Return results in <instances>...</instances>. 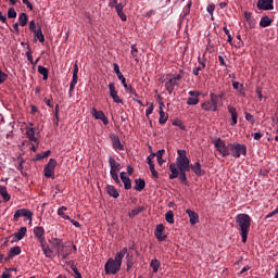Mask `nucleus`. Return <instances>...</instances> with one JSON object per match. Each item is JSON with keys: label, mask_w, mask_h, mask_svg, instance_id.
Returning <instances> with one entry per match:
<instances>
[{"label": "nucleus", "mask_w": 278, "mask_h": 278, "mask_svg": "<svg viewBox=\"0 0 278 278\" xmlns=\"http://www.w3.org/2000/svg\"><path fill=\"white\" fill-rule=\"evenodd\" d=\"M106 192L110 197H113V199H118V197H121L118 190H116L112 185L106 186Z\"/></svg>", "instance_id": "nucleus-27"}, {"label": "nucleus", "mask_w": 278, "mask_h": 278, "mask_svg": "<svg viewBox=\"0 0 278 278\" xmlns=\"http://www.w3.org/2000/svg\"><path fill=\"white\" fill-rule=\"evenodd\" d=\"M252 220L253 219L249 216V214L241 213L236 216V225L239 228L243 244H247L249 231H251Z\"/></svg>", "instance_id": "nucleus-3"}, {"label": "nucleus", "mask_w": 278, "mask_h": 278, "mask_svg": "<svg viewBox=\"0 0 278 278\" xmlns=\"http://www.w3.org/2000/svg\"><path fill=\"white\" fill-rule=\"evenodd\" d=\"M165 220L169 223V225H173L175 223V213H173V211H168L165 214Z\"/></svg>", "instance_id": "nucleus-42"}, {"label": "nucleus", "mask_w": 278, "mask_h": 278, "mask_svg": "<svg viewBox=\"0 0 278 278\" xmlns=\"http://www.w3.org/2000/svg\"><path fill=\"white\" fill-rule=\"evenodd\" d=\"M190 8H192V1H190L185 8H184V17L188 16L190 14Z\"/></svg>", "instance_id": "nucleus-51"}, {"label": "nucleus", "mask_w": 278, "mask_h": 278, "mask_svg": "<svg viewBox=\"0 0 278 278\" xmlns=\"http://www.w3.org/2000/svg\"><path fill=\"white\" fill-rule=\"evenodd\" d=\"M35 38L39 40V42H45V35H42V28H38L35 33Z\"/></svg>", "instance_id": "nucleus-43"}, {"label": "nucleus", "mask_w": 278, "mask_h": 278, "mask_svg": "<svg viewBox=\"0 0 278 278\" xmlns=\"http://www.w3.org/2000/svg\"><path fill=\"white\" fill-rule=\"evenodd\" d=\"M164 225L159 224L154 230V236L159 242H164L167 238V236L164 235Z\"/></svg>", "instance_id": "nucleus-13"}, {"label": "nucleus", "mask_w": 278, "mask_h": 278, "mask_svg": "<svg viewBox=\"0 0 278 278\" xmlns=\"http://www.w3.org/2000/svg\"><path fill=\"white\" fill-rule=\"evenodd\" d=\"M51 155V151H45L36 155V160H45V157H49Z\"/></svg>", "instance_id": "nucleus-47"}, {"label": "nucleus", "mask_w": 278, "mask_h": 278, "mask_svg": "<svg viewBox=\"0 0 278 278\" xmlns=\"http://www.w3.org/2000/svg\"><path fill=\"white\" fill-rule=\"evenodd\" d=\"M270 25H273V18L266 15L261 18V22H260L261 27H270Z\"/></svg>", "instance_id": "nucleus-31"}, {"label": "nucleus", "mask_w": 278, "mask_h": 278, "mask_svg": "<svg viewBox=\"0 0 278 278\" xmlns=\"http://www.w3.org/2000/svg\"><path fill=\"white\" fill-rule=\"evenodd\" d=\"M125 255H127V248H123L119 252H117L114 258H109L104 265L105 275H116L119 273Z\"/></svg>", "instance_id": "nucleus-2"}, {"label": "nucleus", "mask_w": 278, "mask_h": 278, "mask_svg": "<svg viewBox=\"0 0 278 278\" xmlns=\"http://www.w3.org/2000/svg\"><path fill=\"white\" fill-rule=\"evenodd\" d=\"M111 98L113 99L114 103H123V99L118 97V92L113 94Z\"/></svg>", "instance_id": "nucleus-55"}, {"label": "nucleus", "mask_w": 278, "mask_h": 278, "mask_svg": "<svg viewBox=\"0 0 278 278\" xmlns=\"http://www.w3.org/2000/svg\"><path fill=\"white\" fill-rule=\"evenodd\" d=\"M0 195L2 197L4 203L10 201L11 197L8 194V188L0 186Z\"/></svg>", "instance_id": "nucleus-32"}, {"label": "nucleus", "mask_w": 278, "mask_h": 278, "mask_svg": "<svg viewBox=\"0 0 278 278\" xmlns=\"http://www.w3.org/2000/svg\"><path fill=\"white\" fill-rule=\"evenodd\" d=\"M230 153L232 157H240V155H247V146L242 143H232L230 146Z\"/></svg>", "instance_id": "nucleus-9"}, {"label": "nucleus", "mask_w": 278, "mask_h": 278, "mask_svg": "<svg viewBox=\"0 0 278 278\" xmlns=\"http://www.w3.org/2000/svg\"><path fill=\"white\" fill-rule=\"evenodd\" d=\"M153 160H155V153L152 152L148 156L147 161L149 164L150 173L152 174V176H154L157 179L160 174L157 173V170H155V164L153 163Z\"/></svg>", "instance_id": "nucleus-16"}, {"label": "nucleus", "mask_w": 278, "mask_h": 278, "mask_svg": "<svg viewBox=\"0 0 278 278\" xmlns=\"http://www.w3.org/2000/svg\"><path fill=\"white\" fill-rule=\"evenodd\" d=\"M189 170H182V172H178L179 175V179L182 184H185V186L188 184V178L186 177V173H188Z\"/></svg>", "instance_id": "nucleus-45"}, {"label": "nucleus", "mask_w": 278, "mask_h": 278, "mask_svg": "<svg viewBox=\"0 0 278 278\" xmlns=\"http://www.w3.org/2000/svg\"><path fill=\"white\" fill-rule=\"evenodd\" d=\"M109 8H114L116 10L117 16H119L121 21H127V15L123 12V10H125V4L118 3V0H110Z\"/></svg>", "instance_id": "nucleus-8"}, {"label": "nucleus", "mask_w": 278, "mask_h": 278, "mask_svg": "<svg viewBox=\"0 0 278 278\" xmlns=\"http://www.w3.org/2000/svg\"><path fill=\"white\" fill-rule=\"evenodd\" d=\"M160 261H157V258H153L150 263V268L153 269V273H157V270H160Z\"/></svg>", "instance_id": "nucleus-41"}, {"label": "nucleus", "mask_w": 278, "mask_h": 278, "mask_svg": "<svg viewBox=\"0 0 278 278\" xmlns=\"http://www.w3.org/2000/svg\"><path fill=\"white\" fill-rule=\"evenodd\" d=\"M213 144L216 151H218V153L222 155V157H227V155H229V148H227V144L225 143V141H223V139H216L215 141H213Z\"/></svg>", "instance_id": "nucleus-10"}, {"label": "nucleus", "mask_w": 278, "mask_h": 278, "mask_svg": "<svg viewBox=\"0 0 278 278\" xmlns=\"http://www.w3.org/2000/svg\"><path fill=\"white\" fill-rule=\"evenodd\" d=\"M17 14H16V10L14 8H10L8 10V18H16Z\"/></svg>", "instance_id": "nucleus-50"}, {"label": "nucleus", "mask_w": 278, "mask_h": 278, "mask_svg": "<svg viewBox=\"0 0 278 278\" xmlns=\"http://www.w3.org/2000/svg\"><path fill=\"white\" fill-rule=\"evenodd\" d=\"M135 190H137L138 192H142V190H144V186H147V182H144V179H136L135 180Z\"/></svg>", "instance_id": "nucleus-30"}, {"label": "nucleus", "mask_w": 278, "mask_h": 278, "mask_svg": "<svg viewBox=\"0 0 278 278\" xmlns=\"http://www.w3.org/2000/svg\"><path fill=\"white\" fill-rule=\"evenodd\" d=\"M29 30L33 31V34L35 31H38V29H36V22L35 21L29 22Z\"/></svg>", "instance_id": "nucleus-56"}, {"label": "nucleus", "mask_w": 278, "mask_h": 278, "mask_svg": "<svg viewBox=\"0 0 278 278\" xmlns=\"http://www.w3.org/2000/svg\"><path fill=\"white\" fill-rule=\"evenodd\" d=\"M77 75L78 74H73V79L70 85V94L73 93V91L75 90V86H77V80L79 79V77Z\"/></svg>", "instance_id": "nucleus-40"}, {"label": "nucleus", "mask_w": 278, "mask_h": 278, "mask_svg": "<svg viewBox=\"0 0 278 278\" xmlns=\"http://www.w3.org/2000/svg\"><path fill=\"white\" fill-rule=\"evenodd\" d=\"M186 212L189 216L190 225H197V223H199V214L190 208H188Z\"/></svg>", "instance_id": "nucleus-23"}, {"label": "nucleus", "mask_w": 278, "mask_h": 278, "mask_svg": "<svg viewBox=\"0 0 278 278\" xmlns=\"http://www.w3.org/2000/svg\"><path fill=\"white\" fill-rule=\"evenodd\" d=\"M68 220L72 223V225H74V227H77L78 229H81V224H79V222H77L75 219H72L71 217H70Z\"/></svg>", "instance_id": "nucleus-58"}, {"label": "nucleus", "mask_w": 278, "mask_h": 278, "mask_svg": "<svg viewBox=\"0 0 278 278\" xmlns=\"http://www.w3.org/2000/svg\"><path fill=\"white\" fill-rule=\"evenodd\" d=\"M248 24H249L250 29H255V21L253 18L248 21Z\"/></svg>", "instance_id": "nucleus-62"}, {"label": "nucleus", "mask_w": 278, "mask_h": 278, "mask_svg": "<svg viewBox=\"0 0 278 278\" xmlns=\"http://www.w3.org/2000/svg\"><path fill=\"white\" fill-rule=\"evenodd\" d=\"M144 210H147V207H144V206H138V207L131 210V211L128 213V216H129V218H136V216H138V214H140L141 212H144Z\"/></svg>", "instance_id": "nucleus-29"}, {"label": "nucleus", "mask_w": 278, "mask_h": 278, "mask_svg": "<svg viewBox=\"0 0 278 278\" xmlns=\"http://www.w3.org/2000/svg\"><path fill=\"white\" fill-rule=\"evenodd\" d=\"M190 170H192L197 177H203V175H205V170L201 168L200 162H195L193 165H190Z\"/></svg>", "instance_id": "nucleus-19"}, {"label": "nucleus", "mask_w": 278, "mask_h": 278, "mask_svg": "<svg viewBox=\"0 0 278 278\" xmlns=\"http://www.w3.org/2000/svg\"><path fill=\"white\" fill-rule=\"evenodd\" d=\"M5 79H8V74L0 70V84H4Z\"/></svg>", "instance_id": "nucleus-54"}, {"label": "nucleus", "mask_w": 278, "mask_h": 278, "mask_svg": "<svg viewBox=\"0 0 278 278\" xmlns=\"http://www.w3.org/2000/svg\"><path fill=\"white\" fill-rule=\"evenodd\" d=\"M16 255H21V247L16 245L9 250L8 257L12 260V257H16Z\"/></svg>", "instance_id": "nucleus-28"}, {"label": "nucleus", "mask_w": 278, "mask_h": 278, "mask_svg": "<svg viewBox=\"0 0 278 278\" xmlns=\"http://www.w3.org/2000/svg\"><path fill=\"white\" fill-rule=\"evenodd\" d=\"M34 236L37 238L39 244L42 242H47V239L45 238V228L43 227H35L34 228Z\"/></svg>", "instance_id": "nucleus-15"}, {"label": "nucleus", "mask_w": 278, "mask_h": 278, "mask_svg": "<svg viewBox=\"0 0 278 278\" xmlns=\"http://www.w3.org/2000/svg\"><path fill=\"white\" fill-rule=\"evenodd\" d=\"M58 255H60L63 260H66L67 255H71L72 249L71 247H67L63 243L58 250H56Z\"/></svg>", "instance_id": "nucleus-17"}, {"label": "nucleus", "mask_w": 278, "mask_h": 278, "mask_svg": "<svg viewBox=\"0 0 278 278\" xmlns=\"http://www.w3.org/2000/svg\"><path fill=\"white\" fill-rule=\"evenodd\" d=\"M220 99H223L222 94L210 93V99L201 104L202 110L204 112H217L218 105H220Z\"/></svg>", "instance_id": "nucleus-5"}, {"label": "nucleus", "mask_w": 278, "mask_h": 278, "mask_svg": "<svg viewBox=\"0 0 278 278\" xmlns=\"http://www.w3.org/2000/svg\"><path fill=\"white\" fill-rule=\"evenodd\" d=\"M23 216H24V218H27V220H29V223H31L34 213L27 208H20L17 211H15V213L13 215L14 223H18V218H21Z\"/></svg>", "instance_id": "nucleus-11"}, {"label": "nucleus", "mask_w": 278, "mask_h": 278, "mask_svg": "<svg viewBox=\"0 0 278 278\" xmlns=\"http://www.w3.org/2000/svg\"><path fill=\"white\" fill-rule=\"evenodd\" d=\"M173 125L175 127H179V129H181L182 131H186V125H184V122L182 121H179V119H175L173 122Z\"/></svg>", "instance_id": "nucleus-46"}, {"label": "nucleus", "mask_w": 278, "mask_h": 278, "mask_svg": "<svg viewBox=\"0 0 278 278\" xmlns=\"http://www.w3.org/2000/svg\"><path fill=\"white\" fill-rule=\"evenodd\" d=\"M73 271L75 274V278H84V277H81V273H79V270H77V268H73Z\"/></svg>", "instance_id": "nucleus-63"}, {"label": "nucleus", "mask_w": 278, "mask_h": 278, "mask_svg": "<svg viewBox=\"0 0 278 278\" xmlns=\"http://www.w3.org/2000/svg\"><path fill=\"white\" fill-rule=\"evenodd\" d=\"M13 236L17 241L23 240L27 236V227H21Z\"/></svg>", "instance_id": "nucleus-26"}, {"label": "nucleus", "mask_w": 278, "mask_h": 278, "mask_svg": "<svg viewBox=\"0 0 278 278\" xmlns=\"http://www.w3.org/2000/svg\"><path fill=\"white\" fill-rule=\"evenodd\" d=\"M27 21H29V17H27V13H21L18 17V23L21 27H25V25H27Z\"/></svg>", "instance_id": "nucleus-39"}, {"label": "nucleus", "mask_w": 278, "mask_h": 278, "mask_svg": "<svg viewBox=\"0 0 278 278\" xmlns=\"http://www.w3.org/2000/svg\"><path fill=\"white\" fill-rule=\"evenodd\" d=\"M131 55H132L135 62H139V60H138V48H136V45L131 46Z\"/></svg>", "instance_id": "nucleus-48"}, {"label": "nucleus", "mask_w": 278, "mask_h": 278, "mask_svg": "<svg viewBox=\"0 0 278 278\" xmlns=\"http://www.w3.org/2000/svg\"><path fill=\"white\" fill-rule=\"evenodd\" d=\"M68 208H66V206H61L58 210V215L61 216V218H64V220H71V216L65 215L64 212H67Z\"/></svg>", "instance_id": "nucleus-37"}, {"label": "nucleus", "mask_w": 278, "mask_h": 278, "mask_svg": "<svg viewBox=\"0 0 278 278\" xmlns=\"http://www.w3.org/2000/svg\"><path fill=\"white\" fill-rule=\"evenodd\" d=\"M244 18H245L247 22H249V21H251V18H253V16L251 15V13L245 12L244 13Z\"/></svg>", "instance_id": "nucleus-64"}, {"label": "nucleus", "mask_w": 278, "mask_h": 278, "mask_svg": "<svg viewBox=\"0 0 278 278\" xmlns=\"http://www.w3.org/2000/svg\"><path fill=\"white\" fill-rule=\"evenodd\" d=\"M200 65L198 67H194L192 73L193 75H195V77H199L201 71H204L205 68V62L204 61H199Z\"/></svg>", "instance_id": "nucleus-36"}, {"label": "nucleus", "mask_w": 278, "mask_h": 278, "mask_svg": "<svg viewBox=\"0 0 278 278\" xmlns=\"http://www.w3.org/2000/svg\"><path fill=\"white\" fill-rule=\"evenodd\" d=\"M109 164L111 167L110 175L117 186H121V179L118 173H121V163L116 162L115 157H109Z\"/></svg>", "instance_id": "nucleus-6"}, {"label": "nucleus", "mask_w": 278, "mask_h": 278, "mask_svg": "<svg viewBox=\"0 0 278 278\" xmlns=\"http://www.w3.org/2000/svg\"><path fill=\"white\" fill-rule=\"evenodd\" d=\"M228 112L231 115V127H236V125H238V111L236 110V108L228 105Z\"/></svg>", "instance_id": "nucleus-20"}, {"label": "nucleus", "mask_w": 278, "mask_h": 278, "mask_svg": "<svg viewBox=\"0 0 278 278\" xmlns=\"http://www.w3.org/2000/svg\"><path fill=\"white\" fill-rule=\"evenodd\" d=\"M159 114H160V118H159L160 125H166V122L168 121V113L164 111H159Z\"/></svg>", "instance_id": "nucleus-34"}, {"label": "nucleus", "mask_w": 278, "mask_h": 278, "mask_svg": "<svg viewBox=\"0 0 278 278\" xmlns=\"http://www.w3.org/2000/svg\"><path fill=\"white\" fill-rule=\"evenodd\" d=\"M127 174L125 172H122L119 177L124 184L125 190H131V179L126 176Z\"/></svg>", "instance_id": "nucleus-24"}, {"label": "nucleus", "mask_w": 278, "mask_h": 278, "mask_svg": "<svg viewBox=\"0 0 278 278\" xmlns=\"http://www.w3.org/2000/svg\"><path fill=\"white\" fill-rule=\"evenodd\" d=\"M258 10H274L273 0H258L257 1Z\"/></svg>", "instance_id": "nucleus-18"}, {"label": "nucleus", "mask_w": 278, "mask_h": 278, "mask_svg": "<svg viewBox=\"0 0 278 278\" xmlns=\"http://www.w3.org/2000/svg\"><path fill=\"white\" fill-rule=\"evenodd\" d=\"M206 10H207L208 14H211V16H212V14H214V10H216V5L208 4Z\"/></svg>", "instance_id": "nucleus-57"}, {"label": "nucleus", "mask_w": 278, "mask_h": 278, "mask_svg": "<svg viewBox=\"0 0 278 278\" xmlns=\"http://www.w3.org/2000/svg\"><path fill=\"white\" fill-rule=\"evenodd\" d=\"M38 73H39V75H42L43 80L49 79V70L47 67L39 65Z\"/></svg>", "instance_id": "nucleus-33"}, {"label": "nucleus", "mask_w": 278, "mask_h": 278, "mask_svg": "<svg viewBox=\"0 0 278 278\" xmlns=\"http://www.w3.org/2000/svg\"><path fill=\"white\" fill-rule=\"evenodd\" d=\"M155 109V106H154V104H153V102H151L150 104H149V108L147 109V111H146V116H147V118H148V121H151V114H153V110Z\"/></svg>", "instance_id": "nucleus-44"}, {"label": "nucleus", "mask_w": 278, "mask_h": 278, "mask_svg": "<svg viewBox=\"0 0 278 278\" xmlns=\"http://www.w3.org/2000/svg\"><path fill=\"white\" fill-rule=\"evenodd\" d=\"M181 79H184L182 70H180L178 74H167L165 79V90H167L168 94H173L175 86H179Z\"/></svg>", "instance_id": "nucleus-4"}, {"label": "nucleus", "mask_w": 278, "mask_h": 278, "mask_svg": "<svg viewBox=\"0 0 278 278\" xmlns=\"http://www.w3.org/2000/svg\"><path fill=\"white\" fill-rule=\"evenodd\" d=\"M55 166H58V161H55V159H50L43 168L45 177H47V179H55Z\"/></svg>", "instance_id": "nucleus-7"}, {"label": "nucleus", "mask_w": 278, "mask_h": 278, "mask_svg": "<svg viewBox=\"0 0 278 278\" xmlns=\"http://www.w3.org/2000/svg\"><path fill=\"white\" fill-rule=\"evenodd\" d=\"M178 156L176 159V163L169 164V179H177L179 177V172L190 170V159L186 154V150H178Z\"/></svg>", "instance_id": "nucleus-1"}, {"label": "nucleus", "mask_w": 278, "mask_h": 278, "mask_svg": "<svg viewBox=\"0 0 278 278\" xmlns=\"http://www.w3.org/2000/svg\"><path fill=\"white\" fill-rule=\"evenodd\" d=\"M119 81H122V85L124 86V88H127V78H125V76H123V73L117 75Z\"/></svg>", "instance_id": "nucleus-53"}, {"label": "nucleus", "mask_w": 278, "mask_h": 278, "mask_svg": "<svg viewBox=\"0 0 278 278\" xmlns=\"http://www.w3.org/2000/svg\"><path fill=\"white\" fill-rule=\"evenodd\" d=\"M111 140H112L113 149H115L116 151L125 150V147L123 146V143H121V139L118 138V136L116 135L112 136Z\"/></svg>", "instance_id": "nucleus-22"}, {"label": "nucleus", "mask_w": 278, "mask_h": 278, "mask_svg": "<svg viewBox=\"0 0 278 278\" xmlns=\"http://www.w3.org/2000/svg\"><path fill=\"white\" fill-rule=\"evenodd\" d=\"M40 247H41L43 255H46V257H53V250H51V248H49V244H47V241H43L42 243H40Z\"/></svg>", "instance_id": "nucleus-25"}, {"label": "nucleus", "mask_w": 278, "mask_h": 278, "mask_svg": "<svg viewBox=\"0 0 278 278\" xmlns=\"http://www.w3.org/2000/svg\"><path fill=\"white\" fill-rule=\"evenodd\" d=\"M132 266H134V261L131 258H128L127 260V270H131Z\"/></svg>", "instance_id": "nucleus-61"}, {"label": "nucleus", "mask_w": 278, "mask_h": 278, "mask_svg": "<svg viewBox=\"0 0 278 278\" xmlns=\"http://www.w3.org/2000/svg\"><path fill=\"white\" fill-rule=\"evenodd\" d=\"M164 153H166V150H164V149L159 150V151H156V153H154L160 166H162V164H164V160L162 159V157H164Z\"/></svg>", "instance_id": "nucleus-35"}, {"label": "nucleus", "mask_w": 278, "mask_h": 278, "mask_svg": "<svg viewBox=\"0 0 278 278\" xmlns=\"http://www.w3.org/2000/svg\"><path fill=\"white\" fill-rule=\"evenodd\" d=\"M91 114L97 121H102L103 125L110 124V121H108V117L105 116V113H103V111H98L97 108H92Z\"/></svg>", "instance_id": "nucleus-12"}, {"label": "nucleus", "mask_w": 278, "mask_h": 278, "mask_svg": "<svg viewBox=\"0 0 278 278\" xmlns=\"http://www.w3.org/2000/svg\"><path fill=\"white\" fill-rule=\"evenodd\" d=\"M109 92L110 97H114V94L118 92L116 91V86L114 85V83L109 84Z\"/></svg>", "instance_id": "nucleus-49"}, {"label": "nucleus", "mask_w": 278, "mask_h": 278, "mask_svg": "<svg viewBox=\"0 0 278 278\" xmlns=\"http://www.w3.org/2000/svg\"><path fill=\"white\" fill-rule=\"evenodd\" d=\"M113 68H114V72L116 73V75H121L122 74L121 67L116 63L113 64Z\"/></svg>", "instance_id": "nucleus-59"}, {"label": "nucleus", "mask_w": 278, "mask_h": 278, "mask_svg": "<svg viewBox=\"0 0 278 278\" xmlns=\"http://www.w3.org/2000/svg\"><path fill=\"white\" fill-rule=\"evenodd\" d=\"M30 126L26 127V138L30 142H38V138H36V129L34 128V124L29 123Z\"/></svg>", "instance_id": "nucleus-14"}, {"label": "nucleus", "mask_w": 278, "mask_h": 278, "mask_svg": "<svg viewBox=\"0 0 278 278\" xmlns=\"http://www.w3.org/2000/svg\"><path fill=\"white\" fill-rule=\"evenodd\" d=\"M24 5H27V8L29 10H34V5L31 4V2H29V0H22Z\"/></svg>", "instance_id": "nucleus-60"}, {"label": "nucleus", "mask_w": 278, "mask_h": 278, "mask_svg": "<svg viewBox=\"0 0 278 278\" xmlns=\"http://www.w3.org/2000/svg\"><path fill=\"white\" fill-rule=\"evenodd\" d=\"M191 98L187 100V105H198L199 103V91H189Z\"/></svg>", "instance_id": "nucleus-21"}, {"label": "nucleus", "mask_w": 278, "mask_h": 278, "mask_svg": "<svg viewBox=\"0 0 278 278\" xmlns=\"http://www.w3.org/2000/svg\"><path fill=\"white\" fill-rule=\"evenodd\" d=\"M50 243L52 244V247H53L54 249H56V251H58L61 247L64 245V243L62 242V240H61V239H58V238H52L51 241H50Z\"/></svg>", "instance_id": "nucleus-38"}, {"label": "nucleus", "mask_w": 278, "mask_h": 278, "mask_svg": "<svg viewBox=\"0 0 278 278\" xmlns=\"http://www.w3.org/2000/svg\"><path fill=\"white\" fill-rule=\"evenodd\" d=\"M126 92H129V94H132L134 97H138V93L136 92V89L131 87L130 85H127V87H124Z\"/></svg>", "instance_id": "nucleus-52"}]
</instances>
